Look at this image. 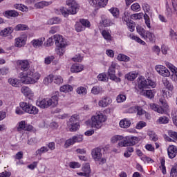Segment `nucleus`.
Returning a JSON list of instances; mask_svg holds the SVG:
<instances>
[{"mask_svg": "<svg viewBox=\"0 0 177 177\" xmlns=\"http://www.w3.org/2000/svg\"><path fill=\"white\" fill-rule=\"evenodd\" d=\"M155 70L160 75H162V77H169L171 75L169 70L162 65H156L155 66Z\"/></svg>", "mask_w": 177, "mask_h": 177, "instance_id": "obj_12", "label": "nucleus"}, {"mask_svg": "<svg viewBox=\"0 0 177 177\" xmlns=\"http://www.w3.org/2000/svg\"><path fill=\"white\" fill-rule=\"evenodd\" d=\"M83 27H84V30L86 28H89L91 27V22L88 21V19H81L79 21Z\"/></svg>", "mask_w": 177, "mask_h": 177, "instance_id": "obj_46", "label": "nucleus"}, {"mask_svg": "<svg viewBox=\"0 0 177 177\" xmlns=\"http://www.w3.org/2000/svg\"><path fill=\"white\" fill-rule=\"evenodd\" d=\"M62 20L59 17L51 18L48 21V24H59Z\"/></svg>", "mask_w": 177, "mask_h": 177, "instance_id": "obj_52", "label": "nucleus"}, {"mask_svg": "<svg viewBox=\"0 0 177 177\" xmlns=\"http://www.w3.org/2000/svg\"><path fill=\"white\" fill-rule=\"evenodd\" d=\"M146 125H147V124L146 123V122L144 121H140L136 124V129H143V128H145V127H146Z\"/></svg>", "mask_w": 177, "mask_h": 177, "instance_id": "obj_62", "label": "nucleus"}, {"mask_svg": "<svg viewBox=\"0 0 177 177\" xmlns=\"http://www.w3.org/2000/svg\"><path fill=\"white\" fill-rule=\"evenodd\" d=\"M73 88L70 84H65L60 87V92H64V93H68V92H72Z\"/></svg>", "mask_w": 177, "mask_h": 177, "instance_id": "obj_34", "label": "nucleus"}, {"mask_svg": "<svg viewBox=\"0 0 177 177\" xmlns=\"http://www.w3.org/2000/svg\"><path fill=\"white\" fill-rule=\"evenodd\" d=\"M116 67H118V64L115 62H112L108 69V75L109 77V80H111V81H115V82H120L121 78L115 75Z\"/></svg>", "mask_w": 177, "mask_h": 177, "instance_id": "obj_8", "label": "nucleus"}, {"mask_svg": "<svg viewBox=\"0 0 177 177\" xmlns=\"http://www.w3.org/2000/svg\"><path fill=\"white\" fill-rule=\"evenodd\" d=\"M138 88L139 89H149L150 86L151 88H156V82L146 78L145 77H140L138 78Z\"/></svg>", "mask_w": 177, "mask_h": 177, "instance_id": "obj_5", "label": "nucleus"}, {"mask_svg": "<svg viewBox=\"0 0 177 177\" xmlns=\"http://www.w3.org/2000/svg\"><path fill=\"white\" fill-rule=\"evenodd\" d=\"M3 15L5 17H7V19H12V17H19V12L15 10H6Z\"/></svg>", "mask_w": 177, "mask_h": 177, "instance_id": "obj_22", "label": "nucleus"}, {"mask_svg": "<svg viewBox=\"0 0 177 177\" xmlns=\"http://www.w3.org/2000/svg\"><path fill=\"white\" fill-rule=\"evenodd\" d=\"M80 120V115L74 114L69 119V121L67 122V127L70 132H75L80 129V124L77 122Z\"/></svg>", "mask_w": 177, "mask_h": 177, "instance_id": "obj_6", "label": "nucleus"}, {"mask_svg": "<svg viewBox=\"0 0 177 177\" xmlns=\"http://www.w3.org/2000/svg\"><path fill=\"white\" fill-rule=\"evenodd\" d=\"M110 13L115 17V19H118L120 17V10L118 8L112 7L109 10Z\"/></svg>", "mask_w": 177, "mask_h": 177, "instance_id": "obj_38", "label": "nucleus"}, {"mask_svg": "<svg viewBox=\"0 0 177 177\" xmlns=\"http://www.w3.org/2000/svg\"><path fill=\"white\" fill-rule=\"evenodd\" d=\"M21 92L26 96V97L30 99V100H32V99H34V92H32V90H31L28 86H22Z\"/></svg>", "mask_w": 177, "mask_h": 177, "instance_id": "obj_15", "label": "nucleus"}, {"mask_svg": "<svg viewBox=\"0 0 177 177\" xmlns=\"http://www.w3.org/2000/svg\"><path fill=\"white\" fill-rule=\"evenodd\" d=\"M131 9L133 12H140V5L138 3H134L131 5Z\"/></svg>", "mask_w": 177, "mask_h": 177, "instance_id": "obj_58", "label": "nucleus"}, {"mask_svg": "<svg viewBox=\"0 0 177 177\" xmlns=\"http://www.w3.org/2000/svg\"><path fill=\"white\" fill-rule=\"evenodd\" d=\"M75 141H74V139L73 138V137L68 140H67L66 142H65V144H64V147L65 149H68V147H70V146L74 145Z\"/></svg>", "mask_w": 177, "mask_h": 177, "instance_id": "obj_61", "label": "nucleus"}, {"mask_svg": "<svg viewBox=\"0 0 177 177\" xmlns=\"http://www.w3.org/2000/svg\"><path fill=\"white\" fill-rule=\"evenodd\" d=\"M137 32H138L139 35L142 37V38H144L145 35H146V30L145 28L140 27V26H137L136 28Z\"/></svg>", "mask_w": 177, "mask_h": 177, "instance_id": "obj_53", "label": "nucleus"}, {"mask_svg": "<svg viewBox=\"0 0 177 177\" xmlns=\"http://www.w3.org/2000/svg\"><path fill=\"white\" fill-rule=\"evenodd\" d=\"M17 131L20 132V131H34V127L31 124H27V122L23 120L19 122Z\"/></svg>", "mask_w": 177, "mask_h": 177, "instance_id": "obj_14", "label": "nucleus"}, {"mask_svg": "<svg viewBox=\"0 0 177 177\" xmlns=\"http://www.w3.org/2000/svg\"><path fill=\"white\" fill-rule=\"evenodd\" d=\"M15 9H18V10H21V12H28V8L24 4H15L14 5Z\"/></svg>", "mask_w": 177, "mask_h": 177, "instance_id": "obj_43", "label": "nucleus"}, {"mask_svg": "<svg viewBox=\"0 0 177 177\" xmlns=\"http://www.w3.org/2000/svg\"><path fill=\"white\" fill-rule=\"evenodd\" d=\"M14 30L15 29H13L12 27L6 28L0 32V35L1 37H8V39H13V36L12 34L13 33Z\"/></svg>", "mask_w": 177, "mask_h": 177, "instance_id": "obj_16", "label": "nucleus"}, {"mask_svg": "<svg viewBox=\"0 0 177 177\" xmlns=\"http://www.w3.org/2000/svg\"><path fill=\"white\" fill-rule=\"evenodd\" d=\"M162 82L166 89L169 91L168 92L165 90L161 91V94L163 97H172V95H174V85H172V84L165 78L162 80Z\"/></svg>", "mask_w": 177, "mask_h": 177, "instance_id": "obj_7", "label": "nucleus"}, {"mask_svg": "<svg viewBox=\"0 0 177 177\" xmlns=\"http://www.w3.org/2000/svg\"><path fill=\"white\" fill-rule=\"evenodd\" d=\"M104 39L106 41H113V37L111 36V31L109 30H104L101 32Z\"/></svg>", "mask_w": 177, "mask_h": 177, "instance_id": "obj_26", "label": "nucleus"}, {"mask_svg": "<svg viewBox=\"0 0 177 177\" xmlns=\"http://www.w3.org/2000/svg\"><path fill=\"white\" fill-rule=\"evenodd\" d=\"M166 66L167 68H169L171 73H173L174 74H175L176 77H177V68L174 66V64L167 62H165Z\"/></svg>", "mask_w": 177, "mask_h": 177, "instance_id": "obj_39", "label": "nucleus"}, {"mask_svg": "<svg viewBox=\"0 0 177 177\" xmlns=\"http://www.w3.org/2000/svg\"><path fill=\"white\" fill-rule=\"evenodd\" d=\"M113 103V100L109 97H104L98 102V106L100 107H107V106H110Z\"/></svg>", "mask_w": 177, "mask_h": 177, "instance_id": "obj_18", "label": "nucleus"}, {"mask_svg": "<svg viewBox=\"0 0 177 177\" xmlns=\"http://www.w3.org/2000/svg\"><path fill=\"white\" fill-rule=\"evenodd\" d=\"M160 165L159 168L160 171H162V174H163V175H165V174H167V167H165V158H160Z\"/></svg>", "mask_w": 177, "mask_h": 177, "instance_id": "obj_35", "label": "nucleus"}, {"mask_svg": "<svg viewBox=\"0 0 177 177\" xmlns=\"http://www.w3.org/2000/svg\"><path fill=\"white\" fill-rule=\"evenodd\" d=\"M66 48L67 46H56L55 53L59 57L63 56L66 53Z\"/></svg>", "mask_w": 177, "mask_h": 177, "instance_id": "obj_27", "label": "nucleus"}, {"mask_svg": "<svg viewBox=\"0 0 177 177\" xmlns=\"http://www.w3.org/2000/svg\"><path fill=\"white\" fill-rule=\"evenodd\" d=\"M45 41V37H40L39 39H35L31 41L30 44L33 48H41L44 45V41Z\"/></svg>", "mask_w": 177, "mask_h": 177, "instance_id": "obj_19", "label": "nucleus"}, {"mask_svg": "<svg viewBox=\"0 0 177 177\" xmlns=\"http://www.w3.org/2000/svg\"><path fill=\"white\" fill-rule=\"evenodd\" d=\"M130 59L129 57L124 54H119L117 57V59L119 60V62H129Z\"/></svg>", "mask_w": 177, "mask_h": 177, "instance_id": "obj_45", "label": "nucleus"}, {"mask_svg": "<svg viewBox=\"0 0 177 177\" xmlns=\"http://www.w3.org/2000/svg\"><path fill=\"white\" fill-rule=\"evenodd\" d=\"M119 125L120 128L127 129L131 127V120L128 118H124L120 121Z\"/></svg>", "mask_w": 177, "mask_h": 177, "instance_id": "obj_24", "label": "nucleus"}, {"mask_svg": "<svg viewBox=\"0 0 177 177\" xmlns=\"http://www.w3.org/2000/svg\"><path fill=\"white\" fill-rule=\"evenodd\" d=\"M138 137L129 136V146H135L138 143Z\"/></svg>", "mask_w": 177, "mask_h": 177, "instance_id": "obj_51", "label": "nucleus"}, {"mask_svg": "<svg viewBox=\"0 0 177 177\" xmlns=\"http://www.w3.org/2000/svg\"><path fill=\"white\" fill-rule=\"evenodd\" d=\"M170 176L177 177V162L174 165L171 169Z\"/></svg>", "mask_w": 177, "mask_h": 177, "instance_id": "obj_57", "label": "nucleus"}, {"mask_svg": "<svg viewBox=\"0 0 177 177\" xmlns=\"http://www.w3.org/2000/svg\"><path fill=\"white\" fill-rule=\"evenodd\" d=\"M129 38L133 39V41H136V42L140 44V45H146V42H145V41L142 40L140 37L136 36L133 34H131L129 35Z\"/></svg>", "mask_w": 177, "mask_h": 177, "instance_id": "obj_37", "label": "nucleus"}, {"mask_svg": "<svg viewBox=\"0 0 177 177\" xmlns=\"http://www.w3.org/2000/svg\"><path fill=\"white\" fill-rule=\"evenodd\" d=\"M76 92L77 93H78V95H85L88 93V90L86 89V87L79 86L76 89Z\"/></svg>", "mask_w": 177, "mask_h": 177, "instance_id": "obj_42", "label": "nucleus"}, {"mask_svg": "<svg viewBox=\"0 0 177 177\" xmlns=\"http://www.w3.org/2000/svg\"><path fill=\"white\" fill-rule=\"evenodd\" d=\"M8 82L10 83V85H12V86H15V88L19 87V83L18 79L10 78L8 79Z\"/></svg>", "mask_w": 177, "mask_h": 177, "instance_id": "obj_50", "label": "nucleus"}, {"mask_svg": "<svg viewBox=\"0 0 177 177\" xmlns=\"http://www.w3.org/2000/svg\"><path fill=\"white\" fill-rule=\"evenodd\" d=\"M138 77V72L133 71L125 75L126 80L128 81H134Z\"/></svg>", "mask_w": 177, "mask_h": 177, "instance_id": "obj_31", "label": "nucleus"}, {"mask_svg": "<svg viewBox=\"0 0 177 177\" xmlns=\"http://www.w3.org/2000/svg\"><path fill=\"white\" fill-rule=\"evenodd\" d=\"M107 118L102 113H96L91 117V121H86V124L90 125L91 128L100 129L103 127V122H106Z\"/></svg>", "mask_w": 177, "mask_h": 177, "instance_id": "obj_3", "label": "nucleus"}, {"mask_svg": "<svg viewBox=\"0 0 177 177\" xmlns=\"http://www.w3.org/2000/svg\"><path fill=\"white\" fill-rule=\"evenodd\" d=\"M52 5V1H39L35 4V8L36 9H44V8H46V6H49Z\"/></svg>", "mask_w": 177, "mask_h": 177, "instance_id": "obj_23", "label": "nucleus"}, {"mask_svg": "<svg viewBox=\"0 0 177 177\" xmlns=\"http://www.w3.org/2000/svg\"><path fill=\"white\" fill-rule=\"evenodd\" d=\"M66 3L69 8L67 10L64 7H61L59 9H55L54 12L56 15H62L64 17H67L68 15H76L78 9H80V6L75 1V0H66Z\"/></svg>", "mask_w": 177, "mask_h": 177, "instance_id": "obj_2", "label": "nucleus"}, {"mask_svg": "<svg viewBox=\"0 0 177 177\" xmlns=\"http://www.w3.org/2000/svg\"><path fill=\"white\" fill-rule=\"evenodd\" d=\"M160 103H161V107L162 110L163 111V113H165V111H168V109H169V106H168V104L167 103V100H165V98H160L159 99Z\"/></svg>", "mask_w": 177, "mask_h": 177, "instance_id": "obj_30", "label": "nucleus"}, {"mask_svg": "<svg viewBox=\"0 0 177 177\" xmlns=\"http://www.w3.org/2000/svg\"><path fill=\"white\" fill-rule=\"evenodd\" d=\"M52 82H53V75H49L43 80L44 85H50Z\"/></svg>", "mask_w": 177, "mask_h": 177, "instance_id": "obj_41", "label": "nucleus"}, {"mask_svg": "<svg viewBox=\"0 0 177 177\" xmlns=\"http://www.w3.org/2000/svg\"><path fill=\"white\" fill-rule=\"evenodd\" d=\"M167 153L170 158H175L177 154V147L175 145H169L167 149Z\"/></svg>", "mask_w": 177, "mask_h": 177, "instance_id": "obj_20", "label": "nucleus"}, {"mask_svg": "<svg viewBox=\"0 0 177 177\" xmlns=\"http://www.w3.org/2000/svg\"><path fill=\"white\" fill-rule=\"evenodd\" d=\"M17 66L23 72H21L19 75L20 82L25 85H30V84H37L41 78V74L37 72L33 73L31 71H28L30 68V63L28 60H18L17 61Z\"/></svg>", "mask_w": 177, "mask_h": 177, "instance_id": "obj_1", "label": "nucleus"}, {"mask_svg": "<svg viewBox=\"0 0 177 177\" xmlns=\"http://www.w3.org/2000/svg\"><path fill=\"white\" fill-rule=\"evenodd\" d=\"M118 146L120 147H127L129 146V136L122 137V141L118 142Z\"/></svg>", "mask_w": 177, "mask_h": 177, "instance_id": "obj_32", "label": "nucleus"}, {"mask_svg": "<svg viewBox=\"0 0 177 177\" xmlns=\"http://www.w3.org/2000/svg\"><path fill=\"white\" fill-rule=\"evenodd\" d=\"M54 84L57 85H60V84H63V77L60 75H53V82Z\"/></svg>", "mask_w": 177, "mask_h": 177, "instance_id": "obj_44", "label": "nucleus"}, {"mask_svg": "<svg viewBox=\"0 0 177 177\" xmlns=\"http://www.w3.org/2000/svg\"><path fill=\"white\" fill-rule=\"evenodd\" d=\"M82 172H77V175L79 176L90 177L91 172H92L91 170V165H89V163L83 164L82 167Z\"/></svg>", "mask_w": 177, "mask_h": 177, "instance_id": "obj_11", "label": "nucleus"}, {"mask_svg": "<svg viewBox=\"0 0 177 177\" xmlns=\"http://www.w3.org/2000/svg\"><path fill=\"white\" fill-rule=\"evenodd\" d=\"M102 23L104 27H110L114 24V21L109 18L102 19Z\"/></svg>", "mask_w": 177, "mask_h": 177, "instance_id": "obj_40", "label": "nucleus"}, {"mask_svg": "<svg viewBox=\"0 0 177 177\" xmlns=\"http://www.w3.org/2000/svg\"><path fill=\"white\" fill-rule=\"evenodd\" d=\"M156 92V90H145L143 91V95L148 99H154Z\"/></svg>", "mask_w": 177, "mask_h": 177, "instance_id": "obj_29", "label": "nucleus"}, {"mask_svg": "<svg viewBox=\"0 0 177 177\" xmlns=\"http://www.w3.org/2000/svg\"><path fill=\"white\" fill-rule=\"evenodd\" d=\"M84 68L85 66L81 64H74L71 67V71L72 73H81V71H84Z\"/></svg>", "mask_w": 177, "mask_h": 177, "instance_id": "obj_21", "label": "nucleus"}, {"mask_svg": "<svg viewBox=\"0 0 177 177\" xmlns=\"http://www.w3.org/2000/svg\"><path fill=\"white\" fill-rule=\"evenodd\" d=\"M72 138H73V141L75 142V143H80V142H82V140H84V136L82 135L74 136Z\"/></svg>", "mask_w": 177, "mask_h": 177, "instance_id": "obj_59", "label": "nucleus"}, {"mask_svg": "<svg viewBox=\"0 0 177 177\" xmlns=\"http://www.w3.org/2000/svg\"><path fill=\"white\" fill-rule=\"evenodd\" d=\"M48 147H42L36 151V154L37 156H42L44 153H48Z\"/></svg>", "mask_w": 177, "mask_h": 177, "instance_id": "obj_54", "label": "nucleus"}, {"mask_svg": "<svg viewBox=\"0 0 177 177\" xmlns=\"http://www.w3.org/2000/svg\"><path fill=\"white\" fill-rule=\"evenodd\" d=\"M75 30L77 32H81L85 31V27H84L80 22H77L75 25Z\"/></svg>", "mask_w": 177, "mask_h": 177, "instance_id": "obj_48", "label": "nucleus"}, {"mask_svg": "<svg viewBox=\"0 0 177 177\" xmlns=\"http://www.w3.org/2000/svg\"><path fill=\"white\" fill-rule=\"evenodd\" d=\"M102 91V88L100 86H95L91 89V93H93V95H99Z\"/></svg>", "mask_w": 177, "mask_h": 177, "instance_id": "obj_47", "label": "nucleus"}, {"mask_svg": "<svg viewBox=\"0 0 177 177\" xmlns=\"http://www.w3.org/2000/svg\"><path fill=\"white\" fill-rule=\"evenodd\" d=\"M27 44V35H22L15 39L16 48H22Z\"/></svg>", "mask_w": 177, "mask_h": 177, "instance_id": "obj_13", "label": "nucleus"}, {"mask_svg": "<svg viewBox=\"0 0 177 177\" xmlns=\"http://www.w3.org/2000/svg\"><path fill=\"white\" fill-rule=\"evenodd\" d=\"M54 42H55V46H68V43L67 42V39L64 38L63 36L59 34H56L53 35Z\"/></svg>", "mask_w": 177, "mask_h": 177, "instance_id": "obj_10", "label": "nucleus"}, {"mask_svg": "<svg viewBox=\"0 0 177 177\" xmlns=\"http://www.w3.org/2000/svg\"><path fill=\"white\" fill-rule=\"evenodd\" d=\"M98 81H108L109 78H107V75H106L104 73H100L97 75Z\"/></svg>", "mask_w": 177, "mask_h": 177, "instance_id": "obj_63", "label": "nucleus"}, {"mask_svg": "<svg viewBox=\"0 0 177 177\" xmlns=\"http://www.w3.org/2000/svg\"><path fill=\"white\" fill-rule=\"evenodd\" d=\"M15 31H26V30H28V26L24 24H18L15 28Z\"/></svg>", "mask_w": 177, "mask_h": 177, "instance_id": "obj_49", "label": "nucleus"}, {"mask_svg": "<svg viewBox=\"0 0 177 177\" xmlns=\"http://www.w3.org/2000/svg\"><path fill=\"white\" fill-rule=\"evenodd\" d=\"M70 168L75 169V168H80L81 164L78 162H69Z\"/></svg>", "mask_w": 177, "mask_h": 177, "instance_id": "obj_64", "label": "nucleus"}, {"mask_svg": "<svg viewBox=\"0 0 177 177\" xmlns=\"http://www.w3.org/2000/svg\"><path fill=\"white\" fill-rule=\"evenodd\" d=\"M145 41H149V42H154L156 41V35H154V33L147 31L144 37H142Z\"/></svg>", "mask_w": 177, "mask_h": 177, "instance_id": "obj_25", "label": "nucleus"}, {"mask_svg": "<svg viewBox=\"0 0 177 177\" xmlns=\"http://www.w3.org/2000/svg\"><path fill=\"white\" fill-rule=\"evenodd\" d=\"M141 160H142V161H143L145 164H146V162H147V164H150V162H151V164H152V162H154V161L153 160V159H151V158L148 157V156H146V155L142 156L141 157Z\"/></svg>", "mask_w": 177, "mask_h": 177, "instance_id": "obj_55", "label": "nucleus"}, {"mask_svg": "<svg viewBox=\"0 0 177 177\" xmlns=\"http://www.w3.org/2000/svg\"><path fill=\"white\" fill-rule=\"evenodd\" d=\"M156 124H169V118L167 116H160L159 118L156 120Z\"/></svg>", "mask_w": 177, "mask_h": 177, "instance_id": "obj_33", "label": "nucleus"}, {"mask_svg": "<svg viewBox=\"0 0 177 177\" xmlns=\"http://www.w3.org/2000/svg\"><path fill=\"white\" fill-rule=\"evenodd\" d=\"M150 109L153 110V111H157L159 114H164V111L162 110V107L158 106V105L156 104H150Z\"/></svg>", "mask_w": 177, "mask_h": 177, "instance_id": "obj_36", "label": "nucleus"}, {"mask_svg": "<svg viewBox=\"0 0 177 177\" xmlns=\"http://www.w3.org/2000/svg\"><path fill=\"white\" fill-rule=\"evenodd\" d=\"M37 105L41 109H48L49 107L48 100L43 99L37 102Z\"/></svg>", "mask_w": 177, "mask_h": 177, "instance_id": "obj_28", "label": "nucleus"}, {"mask_svg": "<svg viewBox=\"0 0 177 177\" xmlns=\"http://www.w3.org/2000/svg\"><path fill=\"white\" fill-rule=\"evenodd\" d=\"M19 106L21 109H22V110L24 111V113H27L28 114L37 115V114L39 113V109H38L37 106L32 105V104L21 102L19 103Z\"/></svg>", "mask_w": 177, "mask_h": 177, "instance_id": "obj_4", "label": "nucleus"}, {"mask_svg": "<svg viewBox=\"0 0 177 177\" xmlns=\"http://www.w3.org/2000/svg\"><path fill=\"white\" fill-rule=\"evenodd\" d=\"M91 156L93 160L100 164H104L106 161V158H102V149L99 147L92 149Z\"/></svg>", "mask_w": 177, "mask_h": 177, "instance_id": "obj_9", "label": "nucleus"}, {"mask_svg": "<svg viewBox=\"0 0 177 177\" xmlns=\"http://www.w3.org/2000/svg\"><path fill=\"white\" fill-rule=\"evenodd\" d=\"M59 104V92H56L50 99H48V106L56 107Z\"/></svg>", "mask_w": 177, "mask_h": 177, "instance_id": "obj_17", "label": "nucleus"}, {"mask_svg": "<svg viewBox=\"0 0 177 177\" xmlns=\"http://www.w3.org/2000/svg\"><path fill=\"white\" fill-rule=\"evenodd\" d=\"M84 59V57L81 56V55L78 54L76 55L74 57L72 58L73 62L75 63H81Z\"/></svg>", "mask_w": 177, "mask_h": 177, "instance_id": "obj_60", "label": "nucleus"}, {"mask_svg": "<svg viewBox=\"0 0 177 177\" xmlns=\"http://www.w3.org/2000/svg\"><path fill=\"white\" fill-rule=\"evenodd\" d=\"M143 17V13L140 12V13H136V14H133L131 15V19L132 20H140Z\"/></svg>", "mask_w": 177, "mask_h": 177, "instance_id": "obj_56", "label": "nucleus"}]
</instances>
